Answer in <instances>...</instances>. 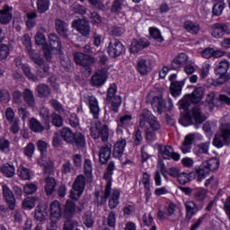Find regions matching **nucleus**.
<instances>
[{
    "label": "nucleus",
    "mask_w": 230,
    "mask_h": 230,
    "mask_svg": "<svg viewBox=\"0 0 230 230\" xmlns=\"http://www.w3.org/2000/svg\"><path fill=\"white\" fill-rule=\"evenodd\" d=\"M64 213H65V217H73V215L76 213V207L73 201L69 199L66 200Z\"/></svg>",
    "instance_id": "obj_44"
},
{
    "label": "nucleus",
    "mask_w": 230,
    "mask_h": 230,
    "mask_svg": "<svg viewBox=\"0 0 230 230\" xmlns=\"http://www.w3.org/2000/svg\"><path fill=\"white\" fill-rule=\"evenodd\" d=\"M43 33H46V29L40 28V31L35 35V42L38 46H42L44 49V46H47V44H46V36H44Z\"/></svg>",
    "instance_id": "obj_42"
},
{
    "label": "nucleus",
    "mask_w": 230,
    "mask_h": 230,
    "mask_svg": "<svg viewBox=\"0 0 230 230\" xmlns=\"http://www.w3.org/2000/svg\"><path fill=\"white\" fill-rule=\"evenodd\" d=\"M85 190V177L79 175L76 177L73 189L70 190V199L72 200H78Z\"/></svg>",
    "instance_id": "obj_9"
},
{
    "label": "nucleus",
    "mask_w": 230,
    "mask_h": 230,
    "mask_svg": "<svg viewBox=\"0 0 230 230\" xmlns=\"http://www.w3.org/2000/svg\"><path fill=\"white\" fill-rule=\"evenodd\" d=\"M226 8V2L224 0H215L212 13L216 16L220 15L224 13V9Z\"/></svg>",
    "instance_id": "obj_38"
},
{
    "label": "nucleus",
    "mask_w": 230,
    "mask_h": 230,
    "mask_svg": "<svg viewBox=\"0 0 230 230\" xmlns=\"http://www.w3.org/2000/svg\"><path fill=\"white\" fill-rule=\"evenodd\" d=\"M86 103L89 105L90 112L93 114V118H98V115L100 114V106L98 105L96 97L88 95L86 97Z\"/></svg>",
    "instance_id": "obj_26"
},
{
    "label": "nucleus",
    "mask_w": 230,
    "mask_h": 230,
    "mask_svg": "<svg viewBox=\"0 0 230 230\" xmlns=\"http://www.w3.org/2000/svg\"><path fill=\"white\" fill-rule=\"evenodd\" d=\"M75 62L77 63L79 66H87L94 64V58L89 55L76 52L75 53Z\"/></svg>",
    "instance_id": "obj_25"
},
{
    "label": "nucleus",
    "mask_w": 230,
    "mask_h": 230,
    "mask_svg": "<svg viewBox=\"0 0 230 230\" xmlns=\"http://www.w3.org/2000/svg\"><path fill=\"white\" fill-rule=\"evenodd\" d=\"M217 102L218 98H217V93L212 92L207 95L206 106L209 109V111H213V109L217 106Z\"/></svg>",
    "instance_id": "obj_40"
},
{
    "label": "nucleus",
    "mask_w": 230,
    "mask_h": 230,
    "mask_svg": "<svg viewBox=\"0 0 230 230\" xmlns=\"http://www.w3.org/2000/svg\"><path fill=\"white\" fill-rule=\"evenodd\" d=\"M188 62H190V56L184 52H181L171 62L172 69L177 71L181 69L182 66H186Z\"/></svg>",
    "instance_id": "obj_16"
},
{
    "label": "nucleus",
    "mask_w": 230,
    "mask_h": 230,
    "mask_svg": "<svg viewBox=\"0 0 230 230\" xmlns=\"http://www.w3.org/2000/svg\"><path fill=\"white\" fill-rule=\"evenodd\" d=\"M195 172L197 175V181L202 182L204 179L209 175V171L206 168L204 164H201L200 165H198L195 167Z\"/></svg>",
    "instance_id": "obj_32"
},
{
    "label": "nucleus",
    "mask_w": 230,
    "mask_h": 230,
    "mask_svg": "<svg viewBox=\"0 0 230 230\" xmlns=\"http://www.w3.org/2000/svg\"><path fill=\"white\" fill-rule=\"evenodd\" d=\"M114 162H111L108 164L107 171L104 173V180L106 181L105 185V195L108 196L111 193V188H112V175L114 172Z\"/></svg>",
    "instance_id": "obj_20"
},
{
    "label": "nucleus",
    "mask_w": 230,
    "mask_h": 230,
    "mask_svg": "<svg viewBox=\"0 0 230 230\" xmlns=\"http://www.w3.org/2000/svg\"><path fill=\"white\" fill-rule=\"evenodd\" d=\"M146 123L149 124V128L146 130V139L147 141H155V132L161 128V124L150 111L144 110L139 116V127L145 128Z\"/></svg>",
    "instance_id": "obj_1"
},
{
    "label": "nucleus",
    "mask_w": 230,
    "mask_h": 230,
    "mask_svg": "<svg viewBox=\"0 0 230 230\" xmlns=\"http://www.w3.org/2000/svg\"><path fill=\"white\" fill-rule=\"evenodd\" d=\"M150 43L145 39L133 40L130 45V53H139V51H143L145 48H148Z\"/></svg>",
    "instance_id": "obj_24"
},
{
    "label": "nucleus",
    "mask_w": 230,
    "mask_h": 230,
    "mask_svg": "<svg viewBox=\"0 0 230 230\" xmlns=\"http://www.w3.org/2000/svg\"><path fill=\"white\" fill-rule=\"evenodd\" d=\"M109 134H111L109 126L106 124L102 125V122H96L94 127L91 129V136L93 139H98L101 136L102 141H108Z\"/></svg>",
    "instance_id": "obj_10"
},
{
    "label": "nucleus",
    "mask_w": 230,
    "mask_h": 230,
    "mask_svg": "<svg viewBox=\"0 0 230 230\" xmlns=\"http://www.w3.org/2000/svg\"><path fill=\"white\" fill-rule=\"evenodd\" d=\"M117 134H123V127H130L132 125V115L130 114H122L119 117L117 120Z\"/></svg>",
    "instance_id": "obj_22"
},
{
    "label": "nucleus",
    "mask_w": 230,
    "mask_h": 230,
    "mask_svg": "<svg viewBox=\"0 0 230 230\" xmlns=\"http://www.w3.org/2000/svg\"><path fill=\"white\" fill-rule=\"evenodd\" d=\"M37 200H39V199L28 197L22 201V208H24V209H33L35 204H37Z\"/></svg>",
    "instance_id": "obj_51"
},
{
    "label": "nucleus",
    "mask_w": 230,
    "mask_h": 230,
    "mask_svg": "<svg viewBox=\"0 0 230 230\" xmlns=\"http://www.w3.org/2000/svg\"><path fill=\"white\" fill-rule=\"evenodd\" d=\"M17 175L22 181L31 180V171L24 165H20L17 169Z\"/></svg>",
    "instance_id": "obj_35"
},
{
    "label": "nucleus",
    "mask_w": 230,
    "mask_h": 230,
    "mask_svg": "<svg viewBox=\"0 0 230 230\" xmlns=\"http://www.w3.org/2000/svg\"><path fill=\"white\" fill-rule=\"evenodd\" d=\"M107 53L111 58L121 57L125 53V46L119 40H111L107 47Z\"/></svg>",
    "instance_id": "obj_11"
},
{
    "label": "nucleus",
    "mask_w": 230,
    "mask_h": 230,
    "mask_svg": "<svg viewBox=\"0 0 230 230\" xmlns=\"http://www.w3.org/2000/svg\"><path fill=\"white\" fill-rule=\"evenodd\" d=\"M112 154V145H107L101 148L99 154V159L102 164H105Z\"/></svg>",
    "instance_id": "obj_29"
},
{
    "label": "nucleus",
    "mask_w": 230,
    "mask_h": 230,
    "mask_svg": "<svg viewBox=\"0 0 230 230\" xmlns=\"http://www.w3.org/2000/svg\"><path fill=\"white\" fill-rule=\"evenodd\" d=\"M61 137L66 143H73L75 141V133L68 128H64L61 131Z\"/></svg>",
    "instance_id": "obj_48"
},
{
    "label": "nucleus",
    "mask_w": 230,
    "mask_h": 230,
    "mask_svg": "<svg viewBox=\"0 0 230 230\" xmlns=\"http://www.w3.org/2000/svg\"><path fill=\"white\" fill-rule=\"evenodd\" d=\"M35 19H37V13H26L25 22L28 30H33V28H35V25L37 24Z\"/></svg>",
    "instance_id": "obj_41"
},
{
    "label": "nucleus",
    "mask_w": 230,
    "mask_h": 230,
    "mask_svg": "<svg viewBox=\"0 0 230 230\" xmlns=\"http://www.w3.org/2000/svg\"><path fill=\"white\" fill-rule=\"evenodd\" d=\"M56 30L60 37H63V39H67L69 37V24L64 21L60 19L56 21Z\"/></svg>",
    "instance_id": "obj_27"
},
{
    "label": "nucleus",
    "mask_w": 230,
    "mask_h": 230,
    "mask_svg": "<svg viewBox=\"0 0 230 230\" xmlns=\"http://www.w3.org/2000/svg\"><path fill=\"white\" fill-rule=\"evenodd\" d=\"M116 84H111L108 89L107 100L111 102V111L113 112H118L119 107L121 106V97L115 96L116 94Z\"/></svg>",
    "instance_id": "obj_12"
},
{
    "label": "nucleus",
    "mask_w": 230,
    "mask_h": 230,
    "mask_svg": "<svg viewBox=\"0 0 230 230\" xmlns=\"http://www.w3.org/2000/svg\"><path fill=\"white\" fill-rule=\"evenodd\" d=\"M38 190L37 183L35 182H28L23 185V192L25 195H33L36 193Z\"/></svg>",
    "instance_id": "obj_50"
},
{
    "label": "nucleus",
    "mask_w": 230,
    "mask_h": 230,
    "mask_svg": "<svg viewBox=\"0 0 230 230\" xmlns=\"http://www.w3.org/2000/svg\"><path fill=\"white\" fill-rule=\"evenodd\" d=\"M125 146H127V140L125 139H119L115 145L113 149V155L117 159H119L123 155L125 152Z\"/></svg>",
    "instance_id": "obj_30"
},
{
    "label": "nucleus",
    "mask_w": 230,
    "mask_h": 230,
    "mask_svg": "<svg viewBox=\"0 0 230 230\" xmlns=\"http://www.w3.org/2000/svg\"><path fill=\"white\" fill-rule=\"evenodd\" d=\"M169 80L172 82L170 86L172 95L174 98L181 96V93H182V83L175 81L177 80V74L171 75Z\"/></svg>",
    "instance_id": "obj_19"
},
{
    "label": "nucleus",
    "mask_w": 230,
    "mask_h": 230,
    "mask_svg": "<svg viewBox=\"0 0 230 230\" xmlns=\"http://www.w3.org/2000/svg\"><path fill=\"white\" fill-rule=\"evenodd\" d=\"M213 145L216 148H222L224 146H229L230 145V119L229 117H224L221 119V125L217 132L216 133Z\"/></svg>",
    "instance_id": "obj_2"
},
{
    "label": "nucleus",
    "mask_w": 230,
    "mask_h": 230,
    "mask_svg": "<svg viewBox=\"0 0 230 230\" xmlns=\"http://www.w3.org/2000/svg\"><path fill=\"white\" fill-rule=\"evenodd\" d=\"M107 78H109V73L107 72V69L102 68L95 72L92 76V84L93 85H95V87H102V85H105Z\"/></svg>",
    "instance_id": "obj_15"
},
{
    "label": "nucleus",
    "mask_w": 230,
    "mask_h": 230,
    "mask_svg": "<svg viewBox=\"0 0 230 230\" xmlns=\"http://www.w3.org/2000/svg\"><path fill=\"white\" fill-rule=\"evenodd\" d=\"M2 193L4 200L9 206V208L12 210L15 209V196H13V192L12 191V190H10V187H8V185H2Z\"/></svg>",
    "instance_id": "obj_18"
},
{
    "label": "nucleus",
    "mask_w": 230,
    "mask_h": 230,
    "mask_svg": "<svg viewBox=\"0 0 230 230\" xmlns=\"http://www.w3.org/2000/svg\"><path fill=\"white\" fill-rule=\"evenodd\" d=\"M226 33H229V29L226 24L216 23L212 27V37L214 39H220L224 37Z\"/></svg>",
    "instance_id": "obj_28"
},
{
    "label": "nucleus",
    "mask_w": 230,
    "mask_h": 230,
    "mask_svg": "<svg viewBox=\"0 0 230 230\" xmlns=\"http://www.w3.org/2000/svg\"><path fill=\"white\" fill-rule=\"evenodd\" d=\"M147 100L150 102L155 112L163 114V111H164V107H166V102L163 99V93L150 92L147 95Z\"/></svg>",
    "instance_id": "obj_8"
},
{
    "label": "nucleus",
    "mask_w": 230,
    "mask_h": 230,
    "mask_svg": "<svg viewBox=\"0 0 230 230\" xmlns=\"http://www.w3.org/2000/svg\"><path fill=\"white\" fill-rule=\"evenodd\" d=\"M72 27L77 30L83 37H89L91 33V27L89 26V22L85 19L75 20L72 22Z\"/></svg>",
    "instance_id": "obj_13"
},
{
    "label": "nucleus",
    "mask_w": 230,
    "mask_h": 230,
    "mask_svg": "<svg viewBox=\"0 0 230 230\" xmlns=\"http://www.w3.org/2000/svg\"><path fill=\"white\" fill-rule=\"evenodd\" d=\"M121 196V190L119 189H113L111 187L110 193L108 196L105 195V189H104V199H109V208L111 209H116L118 205L119 204V197Z\"/></svg>",
    "instance_id": "obj_14"
},
{
    "label": "nucleus",
    "mask_w": 230,
    "mask_h": 230,
    "mask_svg": "<svg viewBox=\"0 0 230 230\" xmlns=\"http://www.w3.org/2000/svg\"><path fill=\"white\" fill-rule=\"evenodd\" d=\"M184 29L189 33H191L192 35H197V33L200 31V25H199V23L195 22L187 21L184 22Z\"/></svg>",
    "instance_id": "obj_36"
},
{
    "label": "nucleus",
    "mask_w": 230,
    "mask_h": 230,
    "mask_svg": "<svg viewBox=\"0 0 230 230\" xmlns=\"http://www.w3.org/2000/svg\"><path fill=\"white\" fill-rule=\"evenodd\" d=\"M49 44L43 48V53L47 60H49L53 55H60L62 53V43L57 34L50 33L49 35Z\"/></svg>",
    "instance_id": "obj_3"
},
{
    "label": "nucleus",
    "mask_w": 230,
    "mask_h": 230,
    "mask_svg": "<svg viewBox=\"0 0 230 230\" xmlns=\"http://www.w3.org/2000/svg\"><path fill=\"white\" fill-rule=\"evenodd\" d=\"M37 8L39 13H44L49 10V0H38Z\"/></svg>",
    "instance_id": "obj_52"
},
{
    "label": "nucleus",
    "mask_w": 230,
    "mask_h": 230,
    "mask_svg": "<svg viewBox=\"0 0 230 230\" xmlns=\"http://www.w3.org/2000/svg\"><path fill=\"white\" fill-rule=\"evenodd\" d=\"M184 206L187 211V217H189V218H191L193 215H195V212L199 211V209H197V205L191 200L185 201Z\"/></svg>",
    "instance_id": "obj_43"
},
{
    "label": "nucleus",
    "mask_w": 230,
    "mask_h": 230,
    "mask_svg": "<svg viewBox=\"0 0 230 230\" xmlns=\"http://www.w3.org/2000/svg\"><path fill=\"white\" fill-rule=\"evenodd\" d=\"M31 57L32 58L33 62H35V64L40 66V67L43 68L44 73H48V71H49V66L48 65L44 64V60H42L40 58V54H31Z\"/></svg>",
    "instance_id": "obj_47"
},
{
    "label": "nucleus",
    "mask_w": 230,
    "mask_h": 230,
    "mask_svg": "<svg viewBox=\"0 0 230 230\" xmlns=\"http://www.w3.org/2000/svg\"><path fill=\"white\" fill-rule=\"evenodd\" d=\"M29 127L32 132H42L44 130L42 124L35 118L29 120Z\"/></svg>",
    "instance_id": "obj_45"
},
{
    "label": "nucleus",
    "mask_w": 230,
    "mask_h": 230,
    "mask_svg": "<svg viewBox=\"0 0 230 230\" xmlns=\"http://www.w3.org/2000/svg\"><path fill=\"white\" fill-rule=\"evenodd\" d=\"M34 217L39 222H44L48 218V206L41 205L37 207Z\"/></svg>",
    "instance_id": "obj_33"
},
{
    "label": "nucleus",
    "mask_w": 230,
    "mask_h": 230,
    "mask_svg": "<svg viewBox=\"0 0 230 230\" xmlns=\"http://www.w3.org/2000/svg\"><path fill=\"white\" fill-rule=\"evenodd\" d=\"M230 68V62L227 59H223L217 63L216 67L214 69L216 76H218L217 79V84L222 85V84H226L229 80V75H227V71Z\"/></svg>",
    "instance_id": "obj_7"
},
{
    "label": "nucleus",
    "mask_w": 230,
    "mask_h": 230,
    "mask_svg": "<svg viewBox=\"0 0 230 230\" xmlns=\"http://www.w3.org/2000/svg\"><path fill=\"white\" fill-rule=\"evenodd\" d=\"M0 150L4 154L10 152V141L4 138H0Z\"/></svg>",
    "instance_id": "obj_63"
},
{
    "label": "nucleus",
    "mask_w": 230,
    "mask_h": 230,
    "mask_svg": "<svg viewBox=\"0 0 230 230\" xmlns=\"http://www.w3.org/2000/svg\"><path fill=\"white\" fill-rule=\"evenodd\" d=\"M40 114L47 125V130H49V110L48 108H42Z\"/></svg>",
    "instance_id": "obj_58"
},
{
    "label": "nucleus",
    "mask_w": 230,
    "mask_h": 230,
    "mask_svg": "<svg viewBox=\"0 0 230 230\" xmlns=\"http://www.w3.org/2000/svg\"><path fill=\"white\" fill-rule=\"evenodd\" d=\"M40 96H48L49 94V87L46 84H40L37 88Z\"/></svg>",
    "instance_id": "obj_64"
},
{
    "label": "nucleus",
    "mask_w": 230,
    "mask_h": 230,
    "mask_svg": "<svg viewBox=\"0 0 230 230\" xmlns=\"http://www.w3.org/2000/svg\"><path fill=\"white\" fill-rule=\"evenodd\" d=\"M197 69V64H195V60L191 59L185 65L184 72L186 75H193L195 70Z\"/></svg>",
    "instance_id": "obj_55"
},
{
    "label": "nucleus",
    "mask_w": 230,
    "mask_h": 230,
    "mask_svg": "<svg viewBox=\"0 0 230 230\" xmlns=\"http://www.w3.org/2000/svg\"><path fill=\"white\" fill-rule=\"evenodd\" d=\"M74 141L78 148H84V146H85V137L80 133L74 137Z\"/></svg>",
    "instance_id": "obj_61"
},
{
    "label": "nucleus",
    "mask_w": 230,
    "mask_h": 230,
    "mask_svg": "<svg viewBox=\"0 0 230 230\" xmlns=\"http://www.w3.org/2000/svg\"><path fill=\"white\" fill-rule=\"evenodd\" d=\"M149 35H150V37H152L153 39H155L158 42H164V39L161 35V31H158L157 28L150 27L149 28Z\"/></svg>",
    "instance_id": "obj_53"
},
{
    "label": "nucleus",
    "mask_w": 230,
    "mask_h": 230,
    "mask_svg": "<svg viewBox=\"0 0 230 230\" xmlns=\"http://www.w3.org/2000/svg\"><path fill=\"white\" fill-rule=\"evenodd\" d=\"M206 197H208V190L204 188L197 189L194 193V199L198 202H203V200H206Z\"/></svg>",
    "instance_id": "obj_49"
},
{
    "label": "nucleus",
    "mask_w": 230,
    "mask_h": 230,
    "mask_svg": "<svg viewBox=\"0 0 230 230\" xmlns=\"http://www.w3.org/2000/svg\"><path fill=\"white\" fill-rule=\"evenodd\" d=\"M13 11V7L5 4L0 9V24H10L12 22V12Z\"/></svg>",
    "instance_id": "obj_21"
},
{
    "label": "nucleus",
    "mask_w": 230,
    "mask_h": 230,
    "mask_svg": "<svg viewBox=\"0 0 230 230\" xmlns=\"http://www.w3.org/2000/svg\"><path fill=\"white\" fill-rule=\"evenodd\" d=\"M84 173L88 181H91V179H93V164L89 159L84 160Z\"/></svg>",
    "instance_id": "obj_54"
},
{
    "label": "nucleus",
    "mask_w": 230,
    "mask_h": 230,
    "mask_svg": "<svg viewBox=\"0 0 230 230\" xmlns=\"http://www.w3.org/2000/svg\"><path fill=\"white\" fill-rule=\"evenodd\" d=\"M38 150L40 152L41 155L38 160V164L41 166L44 172H50L51 168H53V161L48 155H46V152L48 151V143L40 140L37 144Z\"/></svg>",
    "instance_id": "obj_6"
},
{
    "label": "nucleus",
    "mask_w": 230,
    "mask_h": 230,
    "mask_svg": "<svg viewBox=\"0 0 230 230\" xmlns=\"http://www.w3.org/2000/svg\"><path fill=\"white\" fill-rule=\"evenodd\" d=\"M23 153L27 157H33V154H35V145L33 143H29L23 148Z\"/></svg>",
    "instance_id": "obj_62"
},
{
    "label": "nucleus",
    "mask_w": 230,
    "mask_h": 230,
    "mask_svg": "<svg viewBox=\"0 0 230 230\" xmlns=\"http://www.w3.org/2000/svg\"><path fill=\"white\" fill-rule=\"evenodd\" d=\"M209 142L199 144L194 147L193 153L197 157L202 159L204 157V154H208L209 152Z\"/></svg>",
    "instance_id": "obj_31"
},
{
    "label": "nucleus",
    "mask_w": 230,
    "mask_h": 230,
    "mask_svg": "<svg viewBox=\"0 0 230 230\" xmlns=\"http://www.w3.org/2000/svg\"><path fill=\"white\" fill-rule=\"evenodd\" d=\"M24 100L30 107H33L35 99L33 98V93L29 89L24 91Z\"/></svg>",
    "instance_id": "obj_60"
},
{
    "label": "nucleus",
    "mask_w": 230,
    "mask_h": 230,
    "mask_svg": "<svg viewBox=\"0 0 230 230\" xmlns=\"http://www.w3.org/2000/svg\"><path fill=\"white\" fill-rule=\"evenodd\" d=\"M160 157L163 159H172V161H181V155L175 153L170 146H165L160 152Z\"/></svg>",
    "instance_id": "obj_23"
},
{
    "label": "nucleus",
    "mask_w": 230,
    "mask_h": 230,
    "mask_svg": "<svg viewBox=\"0 0 230 230\" xmlns=\"http://www.w3.org/2000/svg\"><path fill=\"white\" fill-rule=\"evenodd\" d=\"M83 223L87 227H93V226H94V220L93 219V216H92L91 212H87L84 215Z\"/></svg>",
    "instance_id": "obj_59"
},
{
    "label": "nucleus",
    "mask_w": 230,
    "mask_h": 230,
    "mask_svg": "<svg viewBox=\"0 0 230 230\" xmlns=\"http://www.w3.org/2000/svg\"><path fill=\"white\" fill-rule=\"evenodd\" d=\"M202 164L208 172H215V170H218V166H220V161L217 158H212L208 161L203 162Z\"/></svg>",
    "instance_id": "obj_39"
},
{
    "label": "nucleus",
    "mask_w": 230,
    "mask_h": 230,
    "mask_svg": "<svg viewBox=\"0 0 230 230\" xmlns=\"http://www.w3.org/2000/svg\"><path fill=\"white\" fill-rule=\"evenodd\" d=\"M193 175V173H190L188 174V172H181L180 174H178V181L180 182V184H186L188 182H190V181H191V176Z\"/></svg>",
    "instance_id": "obj_57"
},
{
    "label": "nucleus",
    "mask_w": 230,
    "mask_h": 230,
    "mask_svg": "<svg viewBox=\"0 0 230 230\" xmlns=\"http://www.w3.org/2000/svg\"><path fill=\"white\" fill-rule=\"evenodd\" d=\"M5 177H13L15 175V167L10 164H4L0 168Z\"/></svg>",
    "instance_id": "obj_46"
},
{
    "label": "nucleus",
    "mask_w": 230,
    "mask_h": 230,
    "mask_svg": "<svg viewBox=\"0 0 230 230\" xmlns=\"http://www.w3.org/2000/svg\"><path fill=\"white\" fill-rule=\"evenodd\" d=\"M124 6H125V2L123 0H115L111 7V12H113L114 13H119V12L123 10Z\"/></svg>",
    "instance_id": "obj_56"
},
{
    "label": "nucleus",
    "mask_w": 230,
    "mask_h": 230,
    "mask_svg": "<svg viewBox=\"0 0 230 230\" xmlns=\"http://www.w3.org/2000/svg\"><path fill=\"white\" fill-rule=\"evenodd\" d=\"M137 69L138 73H140L142 75H146L149 71L152 70L150 67V62H148L146 59H138Z\"/></svg>",
    "instance_id": "obj_34"
},
{
    "label": "nucleus",
    "mask_w": 230,
    "mask_h": 230,
    "mask_svg": "<svg viewBox=\"0 0 230 230\" xmlns=\"http://www.w3.org/2000/svg\"><path fill=\"white\" fill-rule=\"evenodd\" d=\"M204 98V88L202 86L196 87L191 94H186L180 102V109L188 111L190 103H200Z\"/></svg>",
    "instance_id": "obj_4"
},
{
    "label": "nucleus",
    "mask_w": 230,
    "mask_h": 230,
    "mask_svg": "<svg viewBox=\"0 0 230 230\" xmlns=\"http://www.w3.org/2000/svg\"><path fill=\"white\" fill-rule=\"evenodd\" d=\"M189 119L191 123L196 125V128H199V125L206 121V117L200 112V109L195 107L189 113Z\"/></svg>",
    "instance_id": "obj_17"
},
{
    "label": "nucleus",
    "mask_w": 230,
    "mask_h": 230,
    "mask_svg": "<svg viewBox=\"0 0 230 230\" xmlns=\"http://www.w3.org/2000/svg\"><path fill=\"white\" fill-rule=\"evenodd\" d=\"M49 220L50 224L47 226L48 229H58L60 218H62V205L58 200H54L49 205Z\"/></svg>",
    "instance_id": "obj_5"
},
{
    "label": "nucleus",
    "mask_w": 230,
    "mask_h": 230,
    "mask_svg": "<svg viewBox=\"0 0 230 230\" xmlns=\"http://www.w3.org/2000/svg\"><path fill=\"white\" fill-rule=\"evenodd\" d=\"M57 187V181L53 177H49L45 180V191L47 195H52Z\"/></svg>",
    "instance_id": "obj_37"
}]
</instances>
